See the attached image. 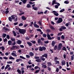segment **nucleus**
<instances>
[{
	"label": "nucleus",
	"mask_w": 74,
	"mask_h": 74,
	"mask_svg": "<svg viewBox=\"0 0 74 74\" xmlns=\"http://www.w3.org/2000/svg\"><path fill=\"white\" fill-rule=\"evenodd\" d=\"M10 67V65L9 64H7L6 65V66L5 67V70H6L8 68Z\"/></svg>",
	"instance_id": "obj_16"
},
{
	"label": "nucleus",
	"mask_w": 74,
	"mask_h": 74,
	"mask_svg": "<svg viewBox=\"0 0 74 74\" xmlns=\"http://www.w3.org/2000/svg\"><path fill=\"white\" fill-rule=\"evenodd\" d=\"M56 64H59L60 62H59V61L56 60Z\"/></svg>",
	"instance_id": "obj_44"
},
{
	"label": "nucleus",
	"mask_w": 74,
	"mask_h": 74,
	"mask_svg": "<svg viewBox=\"0 0 74 74\" xmlns=\"http://www.w3.org/2000/svg\"><path fill=\"white\" fill-rule=\"evenodd\" d=\"M42 36L44 37H47V34H42Z\"/></svg>",
	"instance_id": "obj_41"
},
{
	"label": "nucleus",
	"mask_w": 74,
	"mask_h": 74,
	"mask_svg": "<svg viewBox=\"0 0 74 74\" xmlns=\"http://www.w3.org/2000/svg\"><path fill=\"white\" fill-rule=\"evenodd\" d=\"M64 3L66 4H68L69 3V2L68 1H65L64 2Z\"/></svg>",
	"instance_id": "obj_43"
},
{
	"label": "nucleus",
	"mask_w": 74,
	"mask_h": 74,
	"mask_svg": "<svg viewBox=\"0 0 74 74\" xmlns=\"http://www.w3.org/2000/svg\"><path fill=\"white\" fill-rule=\"evenodd\" d=\"M13 35H14V36H16V32H15V31H13Z\"/></svg>",
	"instance_id": "obj_30"
},
{
	"label": "nucleus",
	"mask_w": 74,
	"mask_h": 74,
	"mask_svg": "<svg viewBox=\"0 0 74 74\" xmlns=\"http://www.w3.org/2000/svg\"><path fill=\"white\" fill-rule=\"evenodd\" d=\"M52 13H53V14H54V15L56 16H57L59 15V14H58V13H57V12L55 11H52Z\"/></svg>",
	"instance_id": "obj_6"
},
{
	"label": "nucleus",
	"mask_w": 74,
	"mask_h": 74,
	"mask_svg": "<svg viewBox=\"0 0 74 74\" xmlns=\"http://www.w3.org/2000/svg\"><path fill=\"white\" fill-rule=\"evenodd\" d=\"M14 16V15H12L11 16L12 20L14 19L15 18V17Z\"/></svg>",
	"instance_id": "obj_26"
},
{
	"label": "nucleus",
	"mask_w": 74,
	"mask_h": 74,
	"mask_svg": "<svg viewBox=\"0 0 74 74\" xmlns=\"http://www.w3.org/2000/svg\"><path fill=\"white\" fill-rule=\"evenodd\" d=\"M54 7L56 9H58V6L57 5H56L54 6Z\"/></svg>",
	"instance_id": "obj_60"
},
{
	"label": "nucleus",
	"mask_w": 74,
	"mask_h": 74,
	"mask_svg": "<svg viewBox=\"0 0 74 74\" xmlns=\"http://www.w3.org/2000/svg\"><path fill=\"white\" fill-rule=\"evenodd\" d=\"M56 0H53L52 1V5H53L54 4L55 2H56Z\"/></svg>",
	"instance_id": "obj_19"
},
{
	"label": "nucleus",
	"mask_w": 74,
	"mask_h": 74,
	"mask_svg": "<svg viewBox=\"0 0 74 74\" xmlns=\"http://www.w3.org/2000/svg\"><path fill=\"white\" fill-rule=\"evenodd\" d=\"M42 49H43V51H45L46 49V48L44 46H42Z\"/></svg>",
	"instance_id": "obj_32"
},
{
	"label": "nucleus",
	"mask_w": 74,
	"mask_h": 74,
	"mask_svg": "<svg viewBox=\"0 0 74 74\" xmlns=\"http://www.w3.org/2000/svg\"><path fill=\"white\" fill-rule=\"evenodd\" d=\"M63 21L62 19V18H58V21H57L56 23L58 24L61 23Z\"/></svg>",
	"instance_id": "obj_2"
},
{
	"label": "nucleus",
	"mask_w": 74,
	"mask_h": 74,
	"mask_svg": "<svg viewBox=\"0 0 74 74\" xmlns=\"http://www.w3.org/2000/svg\"><path fill=\"white\" fill-rule=\"evenodd\" d=\"M25 14V12H22V13H20V14H19V15L20 16H21L22 15H23Z\"/></svg>",
	"instance_id": "obj_48"
},
{
	"label": "nucleus",
	"mask_w": 74,
	"mask_h": 74,
	"mask_svg": "<svg viewBox=\"0 0 74 74\" xmlns=\"http://www.w3.org/2000/svg\"><path fill=\"white\" fill-rule=\"evenodd\" d=\"M40 59L41 60H42L43 61H44V60H45V58L42 57H41Z\"/></svg>",
	"instance_id": "obj_55"
},
{
	"label": "nucleus",
	"mask_w": 74,
	"mask_h": 74,
	"mask_svg": "<svg viewBox=\"0 0 74 74\" xmlns=\"http://www.w3.org/2000/svg\"><path fill=\"white\" fill-rule=\"evenodd\" d=\"M49 42V41L48 40H47V41L45 40L44 41V43L45 44H48V43Z\"/></svg>",
	"instance_id": "obj_50"
},
{
	"label": "nucleus",
	"mask_w": 74,
	"mask_h": 74,
	"mask_svg": "<svg viewBox=\"0 0 74 74\" xmlns=\"http://www.w3.org/2000/svg\"><path fill=\"white\" fill-rule=\"evenodd\" d=\"M17 20H18V17H16V18L14 20V21L15 22H16L17 21Z\"/></svg>",
	"instance_id": "obj_58"
},
{
	"label": "nucleus",
	"mask_w": 74,
	"mask_h": 74,
	"mask_svg": "<svg viewBox=\"0 0 74 74\" xmlns=\"http://www.w3.org/2000/svg\"><path fill=\"white\" fill-rule=\"evenodd\" d=\"M27 0H23V1H22V2L24 4H25L27 2Z\"/></svg>",
	"instance_id": "obj_27"
},
{
	"label": "nucleus",
	"mask_w": 74,
	"mask_h": 74,
	"mask_svg": "<svg viewBox=\"0 0 74 74\" xmlns=\"http://www.w3.org/2000/svg\"><path fill=\"white\" fill-rule=\"evenodd\" d=\"M34 58L36 59H39V57H38L36 56H35L34 57Z\"/></svg>",
	"instance_id": "obj_56"
},
{
	"label": "nucleus",
	"mask_w": 74,
	"mask_h": 74,
	"mask_svg": "<svg viewBox=\"0 0 74 74\" xmlns=\"http://www.w3.org/2000/svg\"><path fill=\"white\" fill-rule=\"evenodd\" d=\"M62 64V66H64L66 64V63H65V61L64 60L62 61V62H61Z\"/></svg>",
	"instance_id": "obj_12"
},
{
	"label": "nucleus",
	"mask_w": 74,
	"mask_h": 74,
	"mask_svg": "<svg viewBox=\"0 0 74 74\" xmlns=\"http://www.w3.org/2000/svg\"><path fill=\"white\" fill-rule=\"evenodd\" d=\"M41 39L40 38H38V44L39 45H40V44L41 45H43V42H41Z\"/></svg>",
	"instance_id": "obj_3"
},
{
	"label": "nucleus",
	"mask_w": 74,
	"mask_h": 74,
	"mask_svg": "<svg viewBox=\"0 0 74 74\" xmlns=\"http://www.w3.org/2000/svg\"><path fill=\"white\" fill-rule=\"evenodd\" d=\"M50 29L53 30H55V28L53 26H52L51 25L50 26Z\"/></svg>",
	"instance_id": "obj_22"
},
{
	"label": "nucleus",
	"mask_w": 74,
	"mask_h": 74,
	"mask_svg": "<svg viewBox=\"0 0 74 74\" xmlns=\"http://www.w3.org/2000/svg\"><path fill=\"white\" fill-rule=\"evenodd\" d=\"M39 50L41 51H43V49H42V47L41 46H40L39 48Z\"/></svg>",
	"instance_id": "obj_13"
},
{
	"label": "nucleus",
	"mask_w": 74,
	"mask_h": 74,
	"mask_svg": "<svg viewBox=\"0 0 74 74\" xmlns=\"http://www.w3.org/2000/svg\"><path fill=\"white\" fill-rule=\"evenodd\" d=\"M47 64H48V66H51V65H52L51 63V62H47Z\"/></svg>",
	"instance_id": "obj_38"
},
{
	"label": "nucleus",
	"mask_w": 74,
	"mask_h": 74,
	"mask_svg": "<svg viewBox=\"0 0 74 74\" xmlns=\"http://www.w3.org/2000/svg\"><path fill=\"white\" fill-rule=\"evenodd\" d=\"M9 59L10 60H12V59H13V60H14V58L13 57H12V56H10V58H9Z\"/></svg>",
	"instance_id": "obj_40"
},
{
	"label": "nucleus",
	"mask_w": 74,
	"mask_h": 74,
	"mask_svg": "<svg viewBox=\"0 0 74 74\" xmlns=\"http://www.w3.org/2000/svg\"><path fill=\"white\" fill-rule=\"evenodd\" d=\"M20 61V60L19 59H17L16 60V62H18Z\"/></svg>",
	"instance_id": "obj_63"
},
{
	"label": "nucleus",
	"mask_w": 74,
	"mask_h": 74,
	"mask_svg": "<svg viewBox=\"0 0 74 74\" xmlns=\"http://www.w3.org/2000/svg\"><path fill=\"white\" fill-rule=\"evenodd\" d=\"M17 70L18 73L19 74H21V71H20V69H17Z\"/></svg>",
	"instance_id": "obj_25"
},
{
	"label": "nucleus",
	"mask_w": 74,
	"mask_h": 74,
	"mask_svg": "<svg viewBox=\"0 0 74 74\" xmlns=\"http://www.w3.org/2000/svg\"><path fill=\"white\" fill-rule=\"evenodd\" d=\"M29 55H30V56H31V57L33 56L34 55V53H33L32 52H30L29 53Z\"/></svg>",
	"instance_id": "obj_17"
},
{
	"label": "nucleus",
	"mask_w": 74,
	"mask_h": 74,
	"mask_svg": "<svg viewBox=\"0 0 74 74\" xmlns=\"http://www.w3.org/2000/svg\"><path fill=\"white\" fill-rule=\"evenodd\" d=\"M40 70H36L35 71V73H38Z\"/></svg>",
	"instance_id": "obj_51"
},
{
	"label": "nucleus",
	"mask_w": 74,
	"mask_h": 74,
	"mask_svg": "<svg viewBox=\"0 0 74 74\" xmlns=\"http://www.w3.org/2000/svg\"><path fill=\"white\" fill-rule=\"evenodd\" d=\"M47 67V66L46 65V64L45 65H43L42 66V67H43L44 68H46Z\"/></svg>",
	"instance_id": "obj_34"
},
{
	"label": "nucleus",
	"mask_w": 74,
	"mask_h": 74,
	"mask_svg": "<svg viewBox=\"0 0 74 74\" xmlns=\"http://www.w3.org/2000/svg\"><path fill=\"white\" fill-rule=\"evenodd\" d=\"M57 49V45H55L54 48V49L56 50Z\"/></svg>",
	"instance_id": "obj_39"
},
{
	"label": "nucleus",
	"mask_w": 74,
	"mask_h": 74,
	"mask_svg": "<svg viewBox=\"0 0 74 74\" xmlns=\"http://www.w3.org/2000/svg\"><path fill=\"white\" fill-rule=\"evenodd\" d=\"M16 43H17V44L20 45L21 43L22 42L21 40H18L16 41Z\"/></svg>",
	"instance_id": "obj_7"
},
{
	"label": "nucleus",
	"mask_w": 74,
	"mask_h": 74,
	"mask_svg": "<svg viewBox=\"0 0 74 74\" xmlns=\"http://www.w3.org/2000/svg\"><path fill=\"white\" fill-rule=\"evenodd\" d=\"M56 42L54 41H53L52 42L51 45H52L53 47H54L55 46V44H56Z\"/></svg>",
	"instance_id": "obj_11"
},
{
	"label": "nucleus",
	"mask_w": 74,
	"mask_h": 74,
	"mask_svg": "<svg viewBox=\"0 0 74 74\" xmlns=\"http://www.w3.org/2000/svg\"><path fill=\"white\" fill-rule=\"evenodd\" d=\"M36 31L37 32H42L41 30L39 28H38L36 29Z\"/></svg>",
	"instance_id": "obj_37"
},
{
	"label": "nucleus",
	"mask_w": 74,
	"mask_h": 74,
	"mask_svg": "<svg viewBox=\"0 0 74 74\" xmlns=\"http://www.w3.org/2000/svg\"><path fill=\"white\" fill-rule=\"evenodd\" d=\"M7 63L9 64H11L12 63V61H9V62H7Z\"/></svg>",
	"instance_id": "obj_61"
},
{
	"label": "nucleus",
	"mask_w": 74,
	"mask_h": 74,
	"mask_svg": "<svg viewBox=\"0 0 74 74\" xmlns=\"http://www.w3.org/2000/svg\"><path fill=\"white\" fill-rule=\"evenodd\" d=\"M62 45L61 43L59 44L57 50H58V51L62 49Z\"/></svg>",
	"instance_id": "obj_5"
},
{
	"label": "nucleus",
	"mask_w": 74,
	"mask_h": 74,
	"mask_svg": "<svg viewBox=\"0 0 74 74\" xmlns=\"http://www.w3.org/2000/svg\"><path fill=\"white\" fill-rule=\"evenodd\" d=\"M42 57H45L47 58L48 57V54L47 53H45L42 56Z\"/></svg>",
	"instance_id": "obj_8"
},
{
	"label": "nucleus",
	"mask_w": 74,
	"mask_h": 74,
	"mask_svg": "<svg viewBox=\"0 0 74 74\" xmlns=\"http://www.w3.org/2000/svg\"><path fill=\"white\" fill-rule=\"evenodd\" d=\"M27 44H28V46L29 47H31L32 45V43L31 42H27Z\"/></svg>",
	"instance_id": "obj_10"
},
{
	"label": "nucleus",
	"mask_w": 74,
	"mask_h": 74,
	"mask_svg": "<svg viewBox=\"0 0 74 74\" xmlns=\"http://www.w3.org/2000/svg\"><path fill=\"white\" fill-rule=\"evenodd\" d=\"M32 67V65H28V66H27V69H28V68H31Z\"/></svg>",
	"instance_id": "obj_31"
},
{
	"label": "nucleus",
	"mask_w": 74,
	"mask_h": 74,
	"mask_svg": "<svg viewBox=\"0 0 74 74\" xmlns=\"http://www.w3.org/2000/svg\"><path fill=\"white\" fill-rule=\"evenodd\" d=\"M16 44V41H15L14 42H13V44H12V46L15 45Z\"/></svg>",
	"instance_id": "obj_45"
},
{
	"label": "nucleus",
	"mask_w": 74,
	"mask_h": 74,
	"mask_svg": "<svg viewBox=\"0 0 74 74\" xmlns=\"http://www.w3.org/2000/svg\"><path fill=\"white\" fill-rule=\"evenodd\" d=\"M6 37H7V38L8 39H9L10 38V36L8 35H7V36H6Z\"/></svg>",
	"instance_id": "obj_62"
},
{
	"label": "nucleus",
	"mask_w": 74,
	"mask_h": 74,
	"mask_svg": "<svg viewBox=\"0 0 74 74\" xmlns=\"http://www.w3.org/2000/svg\"><path fill=\"white\" fill-rule=\"evenodd\" d=\"M60 27H61L62 29H63L64 30L66 29V27H65L64 26H61Z\"/></svg>",
	"instance_id": "obj_20"
},
{
	"label": "nucleus",
	"mask_w": 74,
	"mask_h": 74,
	"mask_svg": "<svg viewBox=\"0 0 74 74\" xmlns=\"http://www.w3.org/2000/svg\"><path fill=\"white\" fill-rule=\"evenodd\" d=\"M38 68H39V66H36L35 67V68H34V69H37Z\"/></svg>",
	"instance_id": "obj_64"
},
{
	"label": "nucleus",
	"mask_w": 74,
	"mask_h": 74,
	"mask_svg": "<svg viewBox=\"0 0 74 74\" xmlns=\"http://www.w3.org/2000/svg\"><path fill=\"white\" fill-rule=\"evenodd\" d=\"M12 18H11V17H9L8 18V20L9 21L12 22Z\"/></svg>",
	"instance_id": "obj_23"
},
{
	"label": "nucleus",
	"mask_w": 74,
	"mask_h": 74,
	"mask_svg": "<svg viewBox=\"0 0 74 74\" xmlns=\"http://www.w3.org/2000/svg\"><path fill=\"white\" fill-rule=\"evenodd\" d=\"M64 9H62L60 11V12L61 13L63 12H64Z\"/></svg>",
	"instance_id": "obj_42"
},
{
	"label": "nucleus",
	"mask_w": 74,
	"mask_h": 74,
	"mask_svg": "<svg viewBox=\"0 0 74 74\" xmlns=\"http://www.w3.org/2000/svg\"><path fill=\"white\" fill-rule=\"evenodd\" d=\"M11 40L12 42H15V39L14 38H11Z\"/></svg>",
	"instance_id": "obj_29"
},
{
	"label": "nucleus",
	"mask_w": 74,
	"mask_h": 74,
	"mask_svg": "<svg viewBox=\"0 0 74 74\" xmlns=\"http://www.w3.org/2000/svg\"><path fill=\"white\" fill-rule=\"evenodd\" d=\"M20 47L21 48H24V46L23 45H20Z\"/></svg>",
	"instance_id": "obj_57"
},
{
	"label": "nucleus",
	"mask_w": 74,
	"mask_h": 74,
	"mask_svg": "<svg viewBox=\"0 0 74 74\" xmlns=\"http://www.w3.org/2000/svg\"><path fill=\"white\" fill-rule=\"evenodd\" d=\"M23 24L22 23H21L19 24V26L20 27L23 26Z\"/></svg>",
	"instance_id": "obj_59"
},
{
	"label": "nucleus",
	"mask_w": 74,
	"mask_h": 74,
	"mask_svg": "<svg viewBox=\"0 0 74 74\" xmlns=\"http://www.w3.org/2000/svg\"><path fill=\"white\" fill-rule=\"evenodd\" d=\"M59 69L58 68H57L56 69V71L57 73H58V71H59Z\"/></svg>",
	"instance_id": "obj_53"
},
{
	"label": "nucleus",
	"mask_w": 74,
	"mask_h": 74,
	"mask_svg": "<svg viewBox=\"0 0 74 74\" xmlns=\"http://www.w3.org/2000/svg\"><path fill=\"white\" fill-rule=\"evenodd\" d=\"M33 8L34 10L35 11H37L38 10V8L37 7Z\"/></svg>",
	"instance_id": "obj_36"
},
{
	"label": "nucleus",
	"mask_w": 74,
	"mask_h": 74,
	"mask_svg": "<svg viewBox=\"0 0 74 74\" xmlns=\"http://www.w3.org/2000/svg\"><path fill=\"white\" fill-rule=\"evenodd\" d=\"M50 32H51V30L50 29H47L46 32L47 33H49Z\"/></svg>",
	"instance_id": "obj_24"
},
{
	"label": "nucleus",
	"mask_w": 74,
	"mask_h": 74,
	"mask_svg": "<svg viewBox=\"0 0 74 74\" xmlns=\"http://www.w3.org/2000/svg\"><path fill=\"white\" fill-rule=\"evenodd\" d=\"M3 31L5 32V33H7V31L8 32H10V30L8 28H7L6 27H4L3 28Z\"/></svg>",
	"instance_id": "obj_4"
},
{
	"label": "nucleus",
	"mask_w": 74,
	"mask_h": 74,
	"mask_svg": "<svg viewBox=\"0 0 74 74\" xmlns=\"http://www.w3.org/2000/svg\"><path fill=\"white\" fill-rule=\"evenodd\" d=\"M64 50V51H66V47H63V48L61 49V50Z\"/></svg>",
	"instance_id": "obj_14"
},
{
	"label": "nucleus",
	"mask_w": 74,
	"mask_h": 74,
	"mask_svg": "<svg viewBox=\"0 0 74 74\" xmlns=\"http://www.w3.org/2000/svg\"><path fill=\"white\" fill-rule=\"evenodd\" d=\"M31 42L33 44H35L36 43V41H34V40H32Z\"/></svg>",
	"instance_id": "obj_46"
},
{
	"label": "nucleus",
	"mask_w": 74,
	"mask_h": 74,
	"mask_svg": "<svg viewBox=\"0 0 74 74\" xmlns=\"http://www.w3.org/2000/svg\"><path fill=\"white\" fill-rule=\"evenodd\" d=\"M43 14V12H38V15H39V14Z\"/></svg>",
	"instance_id": "obj_52"
},
{
	"label": "nucleus",
	"mask_w": 74,
	"mask_h": 74,
	"mask_svg": "<svg viewBox=\"0 0 74 74\" xmlns=\"http://www.w3.org/2000/svg\"><path fill=\"white\" fill-rule=\"evenodd\" d=\"M5 13L6 14H7L9 13V10L6 11L5 12H4V13Z\"/></svg>",
	"instance_id": "obj_47"
},
{
	"label": "nucleus",
	"mask_w": 74,
	"mask_h": 74,
	"mask_svg": "<svg viewBox=\"0 0 74 74\" xmlns=\"http://www.w3.org/2000/svg\"><path fill=\"white\" fill-rule=\"evenodd\" d=\"M8 43L9 45H12V42L11 40H10L8 41Z\"/></svg>",
	"instance_id": "obj_9"
},
{
	"label": "nucleus",
	"mask_w": 74,
	"mask_h": 74,
	"mask_svg": "<svg viewBox=\"0 0 74 74\" xmlns=\"http://www.w3.org/2000/svg\"><path fill=\"white\" fill-rule=\"evenodd\" d=\"M36 61L38 62H41V60L40 59H38V60H36Z\"/></svg>",
	"instance_id": "obj_15"
},
{
	"label": "nucleus",
	"mask_w": 74,
	"mask_h": 74,
	"mask_svg": "<svg viewBox=\"0 0 74 74\" xmlns=\"http://www.w3.org/2000/svg\"><path fill=\"white\" fill-rule=\"evenodd\" d=\"M6 36H7L6 34H3L2 36L3 38H5V37H6Z\"/></svg>",
	"instance_id": "obj_33"
},
{
	"label": "nucleus",
	"mask_w": 74,
	"mask_h": 74,
	"mask_svg": "<svg viewBox=\"0 0 74 74\" xmlns=\"http://www.w3.org/2000/svg\"><path fill=\"white\" fill-rule=\"evenodd\" d=\"M62 34V32H60L58 34V36H61Z\"/></svg>",
	"instance_id": "obj_54"
},
{
	"label": "nucleus",
	"mask_w": 74,
	"mask_h": 74,
	"mask_svg": "<svg viewBox=\"0 0 74 74\" xmlns=\"http://www.w3.org/2000/svg\"><path fill=\"white\" fill-rule=\"evenodd\" d=\"M20 58H21L22 59H25V58L23 56H20Z\"/></svg>",
	"instance_id": "obj_49"
},
{
	"label": "nucleus",
	"mask_w": 74,
	"mask_h": 74,
	"mask_svg": "<svg viewBox=\"0 0 74 74\" xmlns=\"http://www.w3.org/2000/svg\"><path fill=\"white\" fill-rule=\"evenodd\" d=\"M22 19L23 20H25L26 19V18L25 17V16H23L22 17Z\"/></svg>",
	"instance_id": "obj_21"
},
{
	"label": "nucleus",
	"mask_w": 74,
	"mask_h": 74,
	"mask_svg": "<svg viewBox=\"0 0 74 74\" xmlns=\"http://www.w3.org/2000/svg\"><path fill=\"white\" fill-rule=\"evenodd\" d=\"M1 49L2 50L4 51L5 49V48L4 46H2L0 47V49Z\"/></svg>",
	"instance_id": "obj_18"
},
{
	"label": "nucleus",
	"mask_w": 74,
	"mask_h": 74,
	"mask_svg": "<svg viewBox=\"0 0 74 74\" xmlns=\"http://www.w3.org/2000/svg\"><path fill=\"white\" fill-rule=\"evenodd\" d=\"M19 29V32L20 34H24L26 33V30L25 29H21L20 28Z\"/></svg>",
	"instance_id": "obj_1"
},
{
	"label": "nucleus",
	"mask_w": 74,
	"mask_h": 74,
	"mask_svg": "<svg viewBox=\"0 0 74 74\" xmlns=\"http://www.w3.org/2000/svg\"><path fill=\"white\" fill-rule=\"evenodd\" d=\"M26 7L27 8H29L31 7L30 5V4H27Z\"/></svg>",
	"instance_id": "obj_28"
},
{
	"label": "nucleus",
	"mask_w": 74,
	"mask_h": 74,
	"mask_svg": "<svg viewBox=\"0 0 74 74\" xmlns=\"http://www.w3.org/2000/svg\"><path fill=\"white\" fill-rule=\"evenodd\" d=\"M64 38H65V37L64 35H62L61 37V39L62 40H64Z\"/></svg>",
	"instance_id": "obj_35"
}]
</instances>
